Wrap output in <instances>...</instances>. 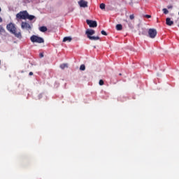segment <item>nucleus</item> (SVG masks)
<instances>
[{
    "label": "nucleus",
    "mask_w": 179,
    "mask_h": 179,
    "mask_svg": "<svg viewBox=\"0 0 179 179\" xmlns=\"http://www.w3.org/2000/svg\"><path fill=\"white\" fill-rule=\"evenodd\" d=\"M80 1H83V0H80Z\"/></svg>",
    "instance_id": "obj_1"
}]
</instances>
